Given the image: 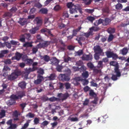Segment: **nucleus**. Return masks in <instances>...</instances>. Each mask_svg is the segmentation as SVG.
<instances>
[{"mask_svg":"<svg viewBox=\"0 0 129 129\" xmlns=\"http://www.w3.org/2000/svg\"><path fill=\"white\" fill-rule=\"evenodd\" d=\"M38 64V63L37 62H34L32 64V68H29L28 69L26 68L25 69V71L23 75L25 78H27L28 74L30 72L34 71L37 69L38 68L35 67V66H37Z\"/></svg>","mask_w":129,"mask_h":129,"instance_id":"obj_1","label":"nucleus"},{"mask_svg":"<svg viewBox=\"0 0 129 129\" xmlns=\"http://www.w3.org/2000/svg\"><path fill=\"white\" fill-rule=\"evenodd\" d=\"M82 9L81 7L78 5H75L72 7L70 9V13L73 14L74 13H77V10H78L80 13L82 14L83 12Z\"/></svg>","mask_w":129,"mask_h":129,"instance_id":"obj_2","label":"nucleus"},{"mask_svg":"<svg viewBox=\"0 0 129 129\" xmlns=\"http://www.w3.org/2000/svg\"><path fill=\"white\" fill-rule=\"evenodd\" d=\"M20 75V72L18 71L15 72L8 76V79L11 81L14 80L16 79L18 76Z\"/></svg>","mask_w":129,"mask_h":129,"instance_id":"obj_3","label":"nucleus"},{"mask_svg":"<svg viewBox=\"0 0 129 129\" xmlns=\"http://www.w3.org/2000/svg\"><path fill=\"white\" fill-rule=\"evenodd\" d=\"M110 65L115 67L114 68V72L117 73L118 76L120 75V74L119 72V66L118 63L116 61H112L110 62Z\"/></svg>","mask_w":129,"mask_h":129,"instance_id":"obj_4","label":"nucleus"},{"mask_svg":"<svg viewBox=\"0 0 129 129\" xmlns=\"http://www.w3.org/2000/svg\"><path fill=\"white\" fill-rule=\"evenodd\" d=\"M25 95L24 92H22L18 96L14 94L10 96V98L12 100L15 101V100L21 99Z\"/></svg>","mask_w":129,"mask_h":129,"instance_id":"obj_5","label":"nucleus"},{"mask_svg":"<svg viewBox=\"0 0 129 129\" xmlns=\"http://www.w3.org/2000/svg\"><path fill=\"white\" fill-rule=\"evenodd\" d=\"M59 78L62 81H68L70 79V76L67 74H60L59 75Z\"/></svg>","mask_w":129,"mask_h":129,"instance_id":"obj_6","label":"nucleus"},{"mask_svg":"<svg viewBox=\"0 0 129 129\" xmlns=\"http://www.w3.org/2000/svg\"><path fill=\"white\" fill-rule=\"evenodd\" d=\"M44 79L43 76L40 74H38L37 76V79L35 80L34 83L36 85L39 84Z\"/></svg>","mask_w":129,"mask_h":129,"instance_id":"obj_7","label":"nucleus"},{"mask_svg":"<svg viewBox=\"0 0 129 129\" xmlns=\"http://www.w3.org/2000/svg\"><path fill=\"white\" fill-rule=\"evenodd\" d=\"M82 60H83L87 61H91L93 58L92 55L89 54L83 55L81 57Z\"/></svg>","mask_w":129,"mask_h":129,"instance_id":"obj_8","label":"nucleus"},{"mask_svg":"<svg viewBox=\"0 0 129 129\" xmlns=\"http://www.w3.org/2000/svg\"><path fill=\"white\" fill-rule=\"evenodd\" d=\"M50 43L48 41H45L43 43H40L39 44H38L39 45V49L42 48H44L45 47H47L49 45H50Z\"/></svg>","mask_w":129,"mask_h":129,"instance_id":"obj_9","label":"nucleus"},{"mask_svg":"<svg viewBox=\"0 0 129 129\" xmlns=\"http://www.w3.org/2000/svg\"><path fill=\"white\" fill-rule=\"evenodd\" d=\"M51 64L53 65L57 66L58 64L59 61L56 57H52L50 59Z\"/></svg>","mask_w":129,"mask_h":129,"instance_id":"obj_10","label":"nucleus"},{"mask_svg":"<svg viewBox=\"0 0 129 129\" xmlns=\"http://www.w3.org/2000/svg\"><path fill=\"white\" fill-rule=\"evenodd\" d=\"M58 96L60 98H62V100H65L69 96L68 93L66 92L64 94L62 93H59L58 94Z\"/></svg>","mask_w":129,"mask_h":129,"instance_id":"obj_11","label":"nucleus"},{"mask_svg":"<svg viewBox=\"0 0 129 129\" xmlns=\"http://www.w3.org/2000/svg\"><path fill=\"white\" fill-rule=\"evenodd\" d=\"M94 52L99 53L101 54L103 52V50L99 45H96L93 48Z\"/></svg>","mask_w":129,"mask_h":129,"instance_id":"obj_12","label":"nucleus"},{"mask_svg":"<svg viewBox=\"0 0 129 129\" xmlns=\"http://www.w3.org/2000/svg\"><path fill=\"white\" fill-rule=\"evenodd\" d=\"M18 22L21 25L23 26L27 24V19L25 18H20Z\"/></svg>","mask_w":129,"mask_h":129,"instance_id":"obj_13","label":"nucleus"},{"mask_svg":"<svg viewBox=\"0 0 129 129\" xmlns=\"http://www.w3.org/2000/svg\"><path fill=\"white\" fill-rule=\"evenodd\" d=\"M72 69L74 71L76 72L80 70L81 71L82 70H83V71L85 70H86L85 68H84L82 66L80 68H79L78 67H76L73 66L72 67Z\"/></svg>","mask_w":129,"mask_h":129,"instance_id":"obj_14","label":"nucleus"},{"mask_svg":"<svg viewBox=\"0 0 129 129\" xmlns=\"http://www.w3.org/2000/svg\"><path fill=\"white\" fill-rule=\"evenodd\" d=\"M39 29V28L38 27H36L30 29L29 32L32 34H34L36 33Z\"/></svg>","mask_w":129,"mask_h":129,"instance_id":"obj_15","label":"nucleus"},{"mask_svg":"<svg viewBox=\"0 0 129 129\" xmlns=\"http://www.w3.org/2000/svg\"><path fill=\"white\" fill-rule=\"evenodd\" d=\"M111 20L108 18H106L103 20V25L106 26L108 25L111 21Z\"/></svg>","mask_w":129,"mask_h":129,"instance_id":"obj_16","label":"nucleus"},{"mask_svg":"<svg viewBox=\"0 0 129 129\" xmlns=\"http://www.w3.org/2000/svg\"><path fill=\"white\" fill-rule=\"evenodd\" d=\"M85 70L83 71V70H82L80 72H81L82 71L83 72L82 74V76L83 78L86 79L88 77L89 74L88 71H85L84 72Z\"/></svg>","mask_w":129,"mask_h":129,"instance_id":"obj_17","label":"nucleus"},{"mask_svg":"<svg viewBox=\"0 0 129 129\" xmlns=\"http://www.w3.org/2000/svg\"><path fill=\"white\" fill-rule=\"evenodd\" d=\"M56 77V75L55 73H52L49 76L47 77V78L49 80H53L55 79Z\"/></svg>","mask_w":129,"mask_h":129,"instance_id":"obj_18","label":"nucleus"},{"mask_svg":"<svg viewBox=\"0 0 129 129\" xmlns=\"http://www.w3.org/2000/svg\"><path fill=\"white\" fill-rule=\"evenodd\" d=\"M42 59H43L45 62H48L50 60V56L47 55H45L42 56Z\"/></svg>","mask_w":129,"mask_h":129,"instance_id":"obj_19","label":"nucleus"},{"mask_svg":"<svg viewBox=\"0 0 129 129\" xmlns=\"http://www.w3.org/2000/svg\"><path fill=\"white\" fill-rule=\"evenodd\" d=\"M12 14L10 12H6L3 15L4 18H10L12 16Z\"/></svg>","mask_w":129,"mask_h":129,"instance_id":"obj_20","label":"nucleus"},{"mask_svg":"<svg viewBox=\"0 0 129 129\" xmlns=\"http://www.w3.org/2000/svg\"><path fill=\"white\" fill-rule=\"evenodd\" d=\"M85 40V38L82 37H78L76 39V40L78 41V43L81 45H82V43L81 41L84 40Z\"/></svg>","mask_w":129,"mask_h":129,"instance_id":"obj_21","label":"nucleus"},{"mask_svg":"<svg viewBox=\"0 0 129 129\" xmlns=\"http://www.w3.org/2000/svg\"><path fill=\"white\" fill-rule=\"evenodd\" d=\"M26 84L25 82L23 81L19 83L18 84L19 86L22 89H24L25 88Z\"/></svg>","mask_w":129,"mask_h":129,"instance_id":"obj_22","label":"nucleus"},{"mask_svg":"<svg viewBox=\"0 0 129 129\" xmlns=\"http://www.w3.org/2000/svg\"><path fill=\"white\" fill-rule=\"evenodd\" d=\"M119 72L120 74V75L119 76H118L117 75V73L116 72H115V73H116V75H115L114 74H113L112 75V76L111 77V79H112L114 81H115L117 79V77H120L121 75V73L119 71Z\"/></svg>","mask_w":129,"mask_h":129,"instance_id":"obj_23","label":"nucleus"},{"mask_svg":"<svg viewBox=\"0 0 129 129\" xmlns=\"http://www.w3.org/2000/svg\"><path fill=\"white\" fill-rule=\"evenodd\" d=\"M123 55H126L128 52V50L126 48H124L120 50Z\"/></svg>","mask_w":129,"mask_h":129,"instance_id":"obj_24","label":"nucleus"},{"mask_svg":"<svg viewBox=\"0 0 129 129\" xmlns=\"http://www.w3.org/2000/svg\"><path fill=\"white\" fill-rule=\"evenodd\" d=\"M15 103V101L11 99L6 102V104L8 106H10Z\"/></svg>","mask_w":129,"mask_h":129,"instance_id":"obj_25","label":"nucleus"},{"mask_svg":"<svg viewBox=\"0 0 129 129\" xmlns=\"http://www.w3.org/2000/svg\"><path fill=\"white\" fill-rule=\"evenodd\" d=\"M56 66V69L57 71L59 72H62L61 70L63 68V66L61 65H58V64Z\"/></svg>","mask_w":129,"mask_h":129,"instance_id":"obj_26","label":"nucleus"},{"mask_svg":"<svg viewBox=\"0 0 129 129\" xmlns=\"http://www.w3.org/2000/svg\"><path fill=\"white\" fill-rule=\"evenodd\" d=\"M23 55L21 53L17 52L15 53V56L17 59L18 60H19L20 59Z\"/></svg>","mask_w":129,"mask_h":129,"instance_id":"obj_27","label":"nucleus"},{"mask_svg":"<svg viewBox=\"0 0 129 129\" xmlns=\"http://www.w3.org/2000/svg\"><path fill=\"white\" fill-rule=\"evenodd\" d=\"M113 53V52L110 51H107L105 52L108 58L111 57Z\"/></svg>","mask_w":129,"mask_h":129,"instance_id":"obj_28","label":"nucleus"},{"mask_svg":"<svg viewBox=\"0 0 129 129\" xmlns=\"http://www.w3.org/2000/svg\"><path fill=\"white\" fill-rule=\"evenodd\" d=\"M39 45L38 44L35 47L33 48L32 49V52L33 54H35L38 51V49H39Z\"/></svg>","mask_w":129,"mask_h":129,"instance_id":"obj_29","label":"nucleus"},{"mask_svg":"<svg viewBox=\"0 0 129 129\" xmlns=\"http://www.w3.org/2000/svg\"><path fill=\"white\" fill-rule=\"evenodd\" d=\"M61 7L59 5H57L55 6L53 9V10L55 11H58L61 10Z\"/></svg>","mask_w":129,"mask_h":129,"instance_id":"obj_30","label":"nucleus"},{"mask_svg":"<svg viewBox=\"0 0 129 129\" xmlns=\"http://www.w3.org/2000/svg\"><path fill=\"white\" fill-rule=\"evenodd\" d=\"M93 73L95 74H96L98 73L101 74V70H98L95 67L93 69Z\"/></svg>","mask_w":129,"mask_h":129,"instance_id":"obj_31","label":"nucleus"},{"mask_svg":"<svg viewBox=\"0 0 129 129\" xmlns=\"http://www.w3.org/2000/svg\"><path fill=\"white\" fill-rule=\"evenodd\" d=\"M115 9L117 10H120L122 7L123 6L121 4L118 3L115 6Z\"/></svg>","mask_w":129,"mask_h":129,"instance_id":"obj_32","label":"nucleus"},{"mask_svg":"<svg viewBox=\"0 0 129 129\" xmlns=\"http://www.w3.org/2000/svg\"><path fill=\"white\" fill-rule=\"evenodd\" d=\"M39 12L42 14H46L47 13L48 10L47 9L42 8L40 10Z\"/></svg>","mask_w":129,"mask_h":129,"instance_id":"obj_33","label":"nucleus"},{"mask_svg":"<svg viewBox=\"0 0 129 129\" xmlns=\"http://www.w3.org/2000/svg\"><path fill=\"white\" fill-rule=\"evenodd\" d=\"M23 36L24 37L25 39H26L28 40H30L31 38V35L29 33H26L23 35Z\"/></svg>","mask_w":129,"mask_h":129,"instance_id":"obj_34","label":"nucleus"},{"mask_svg":"<svg viewBox=\"0 0 129 129\" xmlns=\"http://www.w3.org/2000/svg\"><path fill=\"white\" fill-rule=\"evenodd\" d=\"M25 61L26 64L29 66L31 65L33 62V61L32 59H26Z\"/></svg>","mask_w":129,"mask_h":129,"instance_id":"obj_35","label":"nucleus"},{"mask_svg":"<svg viewBox=\"0 0 129 129\" xmlns=\"http://www.w3.org/2000/svg\"><path fill=\"white\" fill-rule=\"evenodd\" d=\"M89 29L92 32L93 30L95 31H98L99 29V28L97 27L93 26L90 28Z\"/></svg>","mask_w":129,"mask_h":129,"instance_id":"obj_36","label":"nucleus"},{"mask_svg":"<svg viewBox=\"0 0 129 129\" xmlns=\"http://www.w3.org/2000/svg\"><path fill=\"white\" fill-rule=\"evenodd\" d=\"M83 2V3H84V4L86 5H90L92 2V0H82Z\"/></svg>","mask_w":129,"mask_h":129,"instance_id":"obj_37","label":"nucleus"},{"mask_svg":"<svg viewBox=\"0 0 129 129\" xmlns=\"http://www.w3.org/2000/svg\"><path fill=\"white\" fill-rule=\"evenodd\" d=\"M35 21L38 24L41 25L42 24V20L39 17H37L35 19Z\"/></svg>","mask_w":129,"mask_h":129,"instance_id":"obj_38","label":"nucleus"},{"mask_svg":"<svg viewBox=\"0 0 129 129\" xmlns=\"http://www.w3.org/2000/svg\"><path fill=\"white\" fill-rule=\"evenodd\" d=\"M30 120H28L26 123L24 124L23 126H22L21 129H26L29 125V123L30 121Z\"/></svg>","mask_w":129,"mask_h":129,"instance_id":"obj_39","label":"nucleus"},{"mask_svg":"<svg viewBox=\"0 0 129 129\" xmlns=\"http://www.w3.org/2000/svg\"><path fill=\"white\" fill-rule=\"evenodd\" d=\"M33 45L31 43L28 42L25 43L23 45V46L24 47H31Z\"/></svg>","mask_w":129,"mask_h":129,"instance_id":"obj_40","label":"nucleus"},{"mask_svg":"<svg viewBox=\"0 0 129 129\" xmlns=\"http://www.w3.org/2000/svg\"><path fill=\"white\" fill-rule=\"evenodd\" d=\"M17 10V8L15 6H14L10 9V11L13 14V13H15Z\"/></svg>","mask_w":129,"mask_h":129,"instance_id":"obj_41","label":"nucleus"},{"mask_svg":"<svg viewBox=\"0 0 129 129\" xmlns=\"http://www.w3.org/2000/svg\"><path fill=\"white\" fill-rule=\"evenodd\" d=\"M107 31L108 33L110 34L114 33L115 32V29L114 28H109L108 29Z\"/></svg>","mask_w":129,"mask_h":129,"instance_id":"obj_42","label":"nucleus"},{"mask_svg":"<svg viewBox=\"0 0 129 129\" xmlns=\"http://www.w3.org/2000/svg\"><path fill=\"white\" fill-rule=\"evenodd\" d=\"M10 43L11 44L13 45H19L20 43L19 42L17 41H16L13 40H12L10 41Z\"/></svg>","mask_w":129,"mask_h":129,"instance_id":"obj_43","label":"nucleus"},{"mask_svg":"<svg viewBox=\"0 0 129 129\" xmlns=\"http://www.w3.org/2000/svg\"><path fill=\"white\" fill-rule=\"evenodd\" d=\"M5 116V111L4 110H2L0 112V118H2Z\"/></svg>","mask_w":129,"mask_h":129,"instance_id":"obj_44","label":"nucleus"},{"mask_svg":"<svg viewBox=\"0 0 129 129\" xmlns=\"http://www.w3.org/2000/svg\"><path fill=\"white\" fill-rule=\"evenodd\" d=\"M5 46H6L8 48H10L11 47V43L8 42H4Z\"/></svg>","mask_w":129,"mask_h":129,"instance_id":"obj_45","label":"nucleus"},{"mask_svg":"<svg viewBox=\"0 0 129 129\" xmlns=\"http://www.w3.org/2000/svg\"><path fill=\"white\" fill-rule=\"evenodd\" d=\"M89 91V94L90 96L93 97L94 95H96L95 93L94 92L93 90L90 89Z\"/></svg>","mask_w":129,"mask_h":129,"instance_id":"obj_46","label":"nucleus"},{"mask_svg":"<svg viewBox=\"0 0 129 129\" xmlns=\"http://www.w3.org/2000/svg\"><path fill=\"white\" fill-rule=\"evenodd\" d=\"M111 57L114 60H116L118 58H119V59L120 58H119L118 57V55L116 54L114 52H113L112 54V56Z\"/></svg>","mask_w":129,"mask_h":129,"instance_id":"obj_47","label":"nucleus"},{"mask_svg":"<svg viewBox=\"0 0 129 129\" xmlns=\"http://www.w3.org/2000/svg\"><path fill=\"white\" fill-rule=\"evenodd\" d=\"M68 120H71V121L72 122L77 121H78V119L77 117H69L68 118Z\"/></svg>","mask_w":129,"mask_h":129,"instance_id":"obj_48","label":"nucleus"},{"mask_svg":"<svg viewBox=\"0 0 129 129\" xmlns=\"http://www.w3.org/2000/svg\"><path fill=\"white\" fill-rule=\"evenodd\" d=\"M114 38V36L113 35H110L108 39V41L109 42H111L113 40Z\"/></svg>","mask_w":129,"mask_h":129,"instance_id":"obj_49","label":"nucleus"},{"mask_svg":"<svg viewBox=\"0 0 129 129\" xmlns=\"http://www.w3.org/2000/svg\"><path fill=\"white\" fill-rule=\"evenodd\" d=\"M87 19L89 21L92 22L94 20L95 18L94 17L91 16H89L87 17Z\"/></svg>","mask_w":129,"mask_h":129,"instance_id":"obj_50","label":"nucleus"},{"mask_svg":"<svg viewBox=\"0 0 129 129\" xmlns=\"http://www.w3.org/2000/svg\"><path fill=\"white\" fill-rule=\"evenodd\" d=\"M35 116V115L33 114L31 112H29L26 115V117H29L30 118H34Z\"/></svg>","mask_w":129,"mask_h":129,"instance_id":"obj_51","label":"nucleus"},{"mask_svg":"<svg viewBox=\"0 0 129 129\" xmlns=\"http://www.w3.org/2000/svg\"><path fill=\"white\" fill-rule=\"evenodd\" d=\"M103 61H99L98 64V68H102L103 67Z\"/></svg>","mask_w":129,"mask_h":129,"instance_id":"obj_52","label":"nucleus"},{"mask_svg":"<svg viewBox=\"0 0 129 129\" xmlns=\"http://www.w3.org/2000/svg\"><path fill=\"white\" fill-rule=\"evenodd\" d=\"M90 88L88 86H86L83 88V89L84 92H86L89 91Z\"/></svg>","mask_w":129,"mask_h":129,"instance_id":"obj_53","label":"nucleus"},{"mask_svg":"<svg viewBox=\"0 0 129 129\" xmlns=\"http://www.w3.org/2000/svg\"><path fill=\"white\" fill-rule=\"evenodd\" d=\"M66 88L67 89H68L71 88V85L68 82L64 84Z\"/></svg>","mask_w":129,"mask_h":129,"instance_id":"obj_54","label":"nucleus"},{"mask_svg":"<svg viewBox=\"0 0 129 129\" xmlns=\"http://www.w3.org/2000/svg\"><path fill=\"white\" fill-rule=\"evenodd\" d=\"M87 65L88 67L91 69H92L94 67V65L91 62L88 63Z\"/></svg>","mask_w":129,"mask_h":129,"instance_id":"obj_55","label":"nucleus"},{"mask_svg":"<svg viewBox=\"0 0 129 129\" xmlns=\"http://www.w3.org/2000/svg\"><path fill=\"white\" fill-rule=\"evenodd\" d=\"M17 126L16 124H12L9 127V128L10 129H15L17 127Z\"/></svg>","mask_w":129,"mask_h":129,"instance_id":"obj_56","label":"nucleus"},{"mask_svg":"<svg viewBox=\"0 0 129 129\" xmlns=\"http://www.w3.org/2000/svg\"><path fill=\"white\" fill-rule=\"evenodd\" d=\"M36 38L38 40V42H40L43 41L41 37L39 35H38L37 36Z\"/></svg>","mask_w":129,"mask_h":129,"instance_id":"obj_57","label":"nucleus"},{"mask_svg":"<svg viewBox=\"0 0 129 129\" xmlns=\"http://www.w3.org/2000/svg\"><path fill=\"white\" fill-rule=\"evenodd\" d=\"M67 6L68 8H70V9L73 6L75 5L72 3L70 2L68 3L67 4Z\"/></svg>","mask_w":129,"mask_h":129,"instance_id":"obj_58","label":"nucleus"},{"mask_svg":"<svg viewBox=\"0 0 129 129\" xmlns=\"http://www.w3.org/2000/svg\"><path fill=\"white\" fill-rule=\"evenodd\" d=\"M99 53H95L94 55V59L96 60H98L100 58V55H99Z\"/></svg>","mask_w":129,"mask_h":129,"instance_id":"obj_59","label":"nucleus"},{"mask_svg":"<svg viewBox=\"0 0 129 129\" xmlns=\"http://www.w3.org/2000/svg\"><path fill=\"white\" fill-rule=\"evenodd\" d=\"M63 16L65 17L68 18L69 17V15L67 11L64 12L63 14Z\"/></svg>","mask_w":129,"mask_h":129,"instance_id":"obj_60","label":"nucleus"},{"mask_svg":"<svg viewBox=\"0 0 129 129\" xmlns=\"http://www.w3.org/2000/svg\"><path fill=\"white\" fill-rule=\"evenodd\" d=\"M38 72L40 75H43L44 73V70L41 68H40Z\"/></svg>","mask_w":129,"mask_h":129,"instance_id":"obj_61","label":"nucleus"},{"mask_svg":"<svg viewBox=\"0 0 129 129\" xmlns=\"http://www.w3.org/2000/svg\"><path fill=\"white\" fill-rule=\"evenodd\" d=\"M39 119L37 117L35 118L34 119V122L35 124H37L39 122Z\"/></svg>","mask_w":129,"mask_h":129,"instance_id":"obj_62","label":"nucleus"},{"mask_svg":"<svg viewBox=\"0 0 129 129\" xmlns=\"http://www.w3.org/2000/svg\"><path fill=\"white\" fill-rule=\"evenodd\" d=\"M86 12L89 13L91 14L94 12V10L93 9H87L85 10Z\"/></svg>","mask_w":129,"mask_h":129,"instance_id":"obj_63","label":"nucleus"},{"mask_svg":"<svg viewBox=\"0 0 129 129\" xmlns=\"http://www.w3.org/2000/svg\"><path fill=\"white\" fill-rule=\"evenodd\" d=\"M58 84L59 85V89H63V84L61 82H59L58 83Z\"/></svg>","mask_w":129,"mask_h":129,"instance_id":"obj_64","label":"nucleus"}]
</instances>
